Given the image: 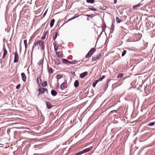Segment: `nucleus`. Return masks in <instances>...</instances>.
Wrapping results in <instances>:
<instances>
[{"label": "nucleus", "instance_id": "nucleus-1", "mask_svg": "<svg viewBox=\"0 0 155 155\" xmlns=\"http://www.w3.org/2000/svg\"><path fill=\"white\" fill-rule=\"evenodd\" d=\"M45 42L42 40L38 41L36 42L34 44L32 47V51L36 46L38 47V49H39V47L41 50H44L45 49Z\"/></svg>", "mask_w": 155, "mask_h": 155}, {"label": "nucleus", "instance_id": "nucleus-2", "mask_svg": "<svg viewBox=\"0 0 155 155\" xmlns=\"http://www.w3.org/2000/svg\"><path fill=\"white\" fill-rule=\"evenodd\" d=\"M39 93L37 94V96L39 97V96L42 94H44L45 91L47 93H48V90L46 88L40 87L38 90Z\"/></svg>", "mask_w": 155, "mask_h": 155}, {"label": "nucleus", "instance_id": "nucleus-3", "mask_svg": "<svg viewBox=\"0 0 155 155\" xmlns=\"http://www.w3.org/2000/svg\"><path fill=\"white\" fill-rule=\"evenodd\" d=\"M95 51V49L94 48H93L91 49L88 53L85 56V58H88L91 57L92 54Z\"/></svg>", "mask_w": 155, "mask_h": 155}, {"label": "nucleus", "instance_id": "nucleus-4", "mask_svg": "<svg viewBox=\"0 0 155 155\" xmlns=\"http://www.w3.org/2000/svg\"><path fill=\"white\" fill-rule=\"evenodd\" d=\"M19 55L16 51L14 53V63L18 62L19 60Z\"/></svg>", "mask_w": 155, "mask_h": 155}, {"label": "nucleus", "instance_id": "nucleus-5", "mask_svg": "<svg viewBox=\"0 0 155 155\" xmlns=\"http://www.w3.org/2000/svg\"><path fill=\"white\" fill-rule=\"evenodd\" d=\"M67 86V83L66 82H64L61 85L60 87L62 90L64 89Z\"/></svg>", "mask_w": 155, "mask_h": 155}, {"label": "nucleus", "instance_id": "nucleus-6", "mask_svg": "<svg viewBox=\"0 0 155 155\" xmlns=\"http://www.w3.org/2000/svg\"><path fill=\"white\" fill-rule=\"evenodd\" d=\"M56 54L58 57L61 58L63 57L62 51H58L56 52Z\"/></svg>", "mask_w": 155, "mask_h": 155}, {"label": "nucleus", "instance_id": "nucleus-7", "mask_svg": "<svg viewBox=\"0 0 155 155\" xmlns=\"http://www.w3.org/2000/svg\"><path fill=\"white\" fill-rule=\"evenodd\" d=\"M88 74V72L87 71L84 72L83 73H81L80 75V77L83 78H84L85 76H87Z\"/></svg>", "mask_w": 155, "mask_h": 155}, {"label": "nucleus", "instance_id": "nucleus-8", "mask_svg": "<svg viewBox=\"0 0 155 155\" xmlns=\"http://www.w3.org/2000/svg\"><path fill=\"white\" fill-rule=\"evenodd\" d=\"M142 5V4H141L140 3H139L137 5L134 6L133 7V9L134 10L138 9H137V8L139 7L140 5Z\"/></svg>", "mask_w": 155, "mask_h": 155}, {"label": "nucleus", "instance_id": "nucleus-9", "mask_svg": "<svg viewBox=\"0 0 155 155\" xmlns=\"http://www.w3.org/2000/svg\"><path fill=\"white\" fill-rule=\"evenodd\" d=\"M3 50L4 51V54L2 58H5V56L7 55L8 54V51L6 50L5 48V47H3Z\"/></svg>", "mask_w": 155, "mask_h": 155}, {"label": "nucleus", "instance_id": "nucleus-10", "mask_svg": "<svg viewBox=\"0 0 155 155\" xmlns=\"http://www.w3.org/2000/svg\"><path fill=\"white\" fill-rule=\"evenodd\" d=\"M22 80L24 82L26 81V76L24 73H22L21 74Z\"/></svg>", "mask_w": 155, "mask_h": 155}, {"label": "nucleus", "instance_id": "nucleus-11", "mask_svg": "<svg viewBox=\"0 0 155 155\" xmlns=\"http://www.w3.org/2000/svg\"><path fill=\"white\" fill-rule=\"evenodd\" d=\"M92 148V147H90L89 148H87L83 150L82 151L83 153H86L91 150Z\"/></svg>", "mask_w": 155, "mask_h": 155}, {"label": "nucleus", "instance_id": "nucleus-12", "mask_svg": "<svg viewBox=\"0 0 155 155\" xmlns=\"http://www.w3.org/2000/svg\"><path fill=\"white\" fill-rule=\"evenodd\" d=\"M37 81L38 84H40L41 83V77L40 76H38L37 77Z\"/></svg>", "mask_w": 155, "mask_h": 155}, {"label": "nucleus", "instance_id": "nucleus-13", "mask_svg": "<svg viewBox=\"0 0 155 155\" xmlns=\"http://www.w3.org/2000/svg\"><path fill=\"white\" fill-rule=\"evenodd\" d=\"M62 60L63 61V62L65 64H68L71 63V62L70 61H68V60L66 59H62Z\"/></svg>", "mask_w": 155, "mask_h": 155}, {"label": "nucleus", "instance_id": "nucleus-14", "mask_svg": "<svg viewBox=\"0 0 155 155\" xmlns=\"http://www.w3.org/2000/svg\"><path fill=\"white\" fill-rule=\"evenodd\" d=\"M106 24L104 22L103 23L102 25V29L103 31H104L106 29Z\"/></svg>", "mask_w": 155, "mask_h": 155}, {"label": "nucleus", "instance_id": "nucleus-15", "mask_svg": "<svg viewBox=\"0 0 155 155\" xmlns=\"http://www.w3.org/2000/svg\"><path fill=\"white\" fill-rule=\"evenodd\" d=\"M79 83L78 80H76L74 84V85L75 87L77 88L79 86Z\"/></svg>", "mask_w": 155, "mask_h": 155}, {"label": "nucleus", "instance_id": "nucleus-16", "mask_svg": "<svg viewBox=\"0 0 155 155\" xmlns=\"http://www.w3.org/2000/svg\"><path fill=\"white\" fill-rule=\"evenodd\" d=\"M46 106L48 109H50L51 107V105L49 102H46Z\"/></svg>", "mask_w": 155, "mask_h": 155}, {"label": "nucleus", "instance_id": "nucleus-17", "mask_svg": "<svg viewBox=\"0 0 155 155\" xmlns=\"http://www.w3.org/2000/svg\"><path fill=\"white\" fill-rule=\"evenodd\" d=\"M51 94L53 96H55L57 94V92L54 90H52L51 91Z\"/></svg>", "mask_w": 155, "mask_h": 155}, {"label": "nucleus", "instance_id": "nucleus-18", "mask_svg": "<svg viewBox=\"0 0 155 155\" xmlns=\"http://www.w3.org/2000/svg\"><path fill=\"white\" fill-rule=\"evenodd\" d=\"M55 22V20L54 19H52L51 20V21L50 23V26L51 27H52L53 26L54 23Z\"/></svg>", "mask_w": 155, "mask_h": 155}, {"label": "nucleus", "instance_id": "nucleus-19", "mask_svg": "<svg viewBox=\"0 0 155 155\" xmlns=\"http://www.w3.org/2000/svg\"><path fill=\"white\" fill-rule=\"evenodd\" d=\"M47 85V82L46 81H43L41 84L42 86L43 87H45Z\"/></svg>", "mask_w": 155, "mask_h": 155}, {"label": "nucleus", "instance_id": "nucleus-20", "mask_svg": "<svg viewBox=\"0 0 155 155\" xmlns=\"http://www.w3.org/2000/svg\"><path fill=\"white\" fill-rule=\"evenodd\" d=\"M48 70L49 73H52L53 72L52 69L50 67H48Z\"/></svg>", "mask_w": 155, "mask_h": 155}, {"label": "nucleus", "instance_id": "nucleus-21", "mask_svg": "<svg viewBox=\"0 0 155 155\" xmlns=\"http://www.w3.org/2000/svg\"><path fill=\"white\" fill-rule=\"evenodd\" d=\"M58 35V32H56L55 33V34L52 37V39L54 40H55L56 38H57Z\"/></svg>", "mask_w": 155, "mask_h": 155}, {"label": "nucleus", "instance_id": "nucleus-22", "mask_svg": "<svg viewBox=\"0 0 155 155\" xmlns=\"http://www.w3.org/2000/svg\"><path fill=\"white\" fill-rule=\"evenodd\" d=\"M99 81L98 80H96L94 81V82L92 84L93 86V87H95L96 86V84L98 83Z\"/></svg>", "mask_w": 155, "mask_h": 155}, {"label": "nucleus", "instance_id": "nucleus-23", "mask_svg": "<svg viewBox=\"0 0 155 155\" xmlns=\"http://www.w3.org/2000/svg\"><path fill=\"white\" fill-rule=\"evenodd\" d=\"M87 2L88 3H94V0H86Z\"/></svg>", "mask_w": 155, "mask_h": 155}, {"label": "nucleus", "instance_id": "nucleus-24", "mask_svg": "<svg viewBox=\"0 0 155 155\" xmlns=\"http://www.w3.org/2000/svg\"><path fill=\"white\" fill-rule=\"evenodd\" d=\"M151 23L150 21H148L146 22V25L147 27H149L151 25Z\"/></svg>", "mask_w": 155, "mask_h": 155}, {"label": "nucleus", "instance_id": "nucleus-25", "mask_svg": "<svg viewBox=\"0 0 155 155\" xmlns=\"http://www.w3.org/2000/svg\"><path fill=\"white\" fill-rule=\"evenodd\" d=\"M116 21L117 23H119L122 21L120 20L118 17L116 18Z\"/></svg>", "mask_w": 155, "mask_h": 155}, {"label": "nucleus", "instance_id": "nucleus-26", "mask_svg": "<svg viewBox=\"0 0 155 155\" xmlns=\"http://www.w3.org/2000/svg\"><path fill=\"white\" fill-rule=\"evenodd\" d=\"M63 77V75L61 74H58L56 76L57 79H59Z\"/></svg>", "mask_w": 155, "mask_h": 155}, {"label": "nucleus", "instance_id": "nucleus-27", "mask_svg": "<svg viewBox=\"0 0 155 155\" xmlns=\"http://www.w3.org/2000/svg\"><path fill=\"white\" fill-rule=\"evenodd\" d=\"M114 25L113 24H112L111 25V32H113L114 30Z\"/></svg>", "mask_w": 155, "mask_h": 155}, {"label": "nucleus", "instance_id": "nucleus-28", "mask_svg": "<svg viewBox=\"0 0 155 155\" xmlns=\"http://www.w3.org/2000/svg\"><path fill=\"white\" fill-rule=\"evenodd\" d=\"M83 153V151H80L78 152V153H75L74 155H80L82 154Z\"/></svg>", "mask_w": 155, "mask_h": 155}, {"label": "nucleus", "instance_id": "nucleus-29", "mask_svg": "<svg viewBox=\"0 0 155 155\" xmlns=\"http://www.w3.org/2000/svg\"><path fill=\"white\" fill-rule=\"evenodd\" d=\"M78 16H76L75 15H74L73 17L72 18L69 19L68 21H71V20H72V19H73L74 18H77V17H78Z\"/></svg>", "mask_w": 155, "mask_h": 155}, {"label": "nucleus", "instance_id": "nucleus-30", "mask_svg": "<svg viewBox=\"0 0 155 155\" xmlns=\"http://www.w3.org/2000/svg\"><path fill=\"white\" fill-rule=\"evenodd\" d=\"M105 77V76L103 75L101 77H100L99 78V81H101Z\"/></svg>", "mask_w": 155, "mask_h": 155}, {"label": "nucleus", "instance_id": "nucleus-31", "mask_svg": "<svg viewBox=\"0 0 155 155\" xmlns=\"http://www.w3.org/2000/svg\"><path fill=\"white\" fill-rule=\"evenodd\" d=\"M97 59L96 58L95 55L93 56L92 57V61H94L97 60Z\"/></svg>", "mask_w": 155, "mask_h": 155}, {"label": "nucleus", "instance_id": "nucleus-32", "mask_svg": "<svg viewBox=\"0 0 155 155\" xmlns=\"http://www.w3.org/2000/svg\"><path fill=\"white\" fill-rule=\"evenodd\" d=\"M127 51L125 50H124L122 52L121 55L122 56H124L126 53Z\"/></svg>", "mask_w": 155, "mask_h": 155}, {"label": "nucleus", "instance_id": "nucleus-33", "mask_svg": "<svg viewBox=\"0 0 155 155\" xmlns=\"http://www.w3.org/2000/svg\"><path fill=\"white\" fill-rule=\"evenodd\" d=\"M95 56H96V58L97 59H98L101 57V54L100 53H99Z\"/></svg>", "mask_w": 155, "mask_h": 155}, {"label": "nucleus", "instance_id": "nucleus-34", "mask_svg": "<svg viewBox=\"0 0 155 155\" xmlns=\"http://www.w3.org/2000/svg\"><path fill=\"white\" fill-rule=\"evenodd\" d=\"M24 43L25 45V48H26L27 46V40H25L24 41Z\"/></svg>", "mask_w": 155, "mask_h": 155}, {"label": "nucleus", "instance_id": "nucleus-35", "mask_svg": "<svg viewBox=\"0 0 155 155\" xmlns=\"http://www.w3.org/2000/svg\"><path fill=\"white\" fill-rule=\"evenodd\" d=\"M123 75V74H118V76H117V78H122Z\"/></svg>", "mask_w": 155, "mask_h": 155}, {"label": "nucleus", "instance_id": "nucleus-36", "mask_svg": "<svg viewBox=\"0 0 155 155\" xmlns=\"http://www.w3.org/2000/svg\"><path fill=\"white\" fill-rule=\"evenodd\" d=\"M54 50L55 51H57L58 49V47L55 44L54 45Z\"/></svg>", "mask_w": 155, "mask_h": 155}, {"label": "nucleus", "instance_id": "nucleus-37", "mask_svg": "<svg viewBox=\"0 0 155 155\" xmlns=\"http://www.w3.org/2000/svg\"><path fill=\"white\" fill-rule=\"evenodd\" d=\"M154 124H155L154 122H151V123H149L148 124V125L149 126H152Z\"/></svg>", "mask_w": 155, "mask_h": 155}, {"label": "nucleus", "instance_id": "nucleus-38", "mask_svg": "<svg viewBox=\"0 0 155 155\" xmlns=\"http://www.w3.org/2000/svg\"><path fill=\"white\" fill-rule=\"evenodd\" d=\"M20 86L21 84H18L16 87V89H19L20 88Z\"/></svg>", "mask_w": 155, "mask_h": 155}, {"label": "nucleus", "instance_id": "nucleus-39", "mask_svg": "<svg viewBox=\"0 0 155 155\" xmlns=\"http://www.w3.org/2000/svg\"><path fill=\"white\" fill-rule=\"evenodd\" d=\"M89 8L91 10L94 11H96V9L94 8L93 7H91V8Z\"/></svg>", "mask_w": 155, "mask_h": 155}, {"label": "nucleus", "instance_id": "nucleus-40", "mask_svg": "<svg viewBox=\"0 0 155 155\" xmlns=\"http://www.w3.org/2000/svg\"><path fill=\"white\" fill-rule=\"evenodd\" d=\"M55 61L56 62H58V64L60 63L59 60L58 59V58H57V59H55Z\"/></svg>", "mask_w": 155, "mask_h": 155}, {"label": "nucleus", "instance_id": "nucleus-41", "mask_svg": "<svg viewBox=\"0 0 155 155\" xmlns=\"http://www.w3.org/2000/svg\"><path fill=\"white\" fill-rule=\"evenodd\" d=\"M42 61H40L38 63V65H40L42 63Z\"/></svg>", "mask_w": 155, "mask_h": 155}, {"label": "nucleus", "instance_id": "nucleus-42", "mask_svg": "<svg viewBox=\"0 0 155 155\" xmlns=\"http://www.w3.org/2000/svg\"><path fill=\"white\" fill-rule=\"evenodd\" d=\"M45 38V35L44 36H43L42 37H41V39H44Z\"/></svg>", "mask_w": 155, "mask_h": 155}, {"label": "nucleus", "instance_id": "nucleus-43", "mask_svg": "<svg viewBox=\"0 0 155 155\" xmlns=\"http://www.w3.org/2000/svg\"><path fill=\"white\" fill-rule=\"evenodd\" d=\"M47 12V10L44 14L43 15V17H45V15L46 14Z\"/></svg>", "mask_w": 155, "mask_h": 155}, {"label": "nucleus", "instance_id": "nucleus-44", "mask_svg": "<svg viewBox=\"0 0 155 155\" xmlns=\"http://www.w3.org/2000/svg\"><path fill=\"white\" fill-rule=\"evenodd\" d=\"M117 0H114V3L115 4L117 2Z\"/></svg>", "mask_w": 155, "mask_h": 155}, {"label": "nucleus", "instance_id": "nucleus-45", "mask_svg": "<svg viewBox=\"0 0 155 155\" xmlns=\"http://www.w3.org/2000/svg\"><path fill=\"white\" fill-rule=\"evenodd\" d=\"M153 46H155V44Z\"/></svg>", "mask_w": 155, "mask_h": 155}, {"label": "nucleus", "instance_id": "nucleus-46", "mask_svg": "<svg viewBox=\"0 0 155 155\" xmlns=\"http://www.w3.org/2000/svg\"><path fill=\"white\" fill-rule=\"evenodd\" d=\"M87 16H88V17L89 16V15H87Z\"/></svg>", "mask_w": 155, "mask_h": 155}, {"label": "nucleus", "instance_id": "nucleus-47", "mask_svg": "<svg viewBox=\"0 0 155 155\" xmlns=\"http://www.w3.org/2000/svg\"><path fill=\"white\" fill-rule=\"evenodd\" d=\"M107 86H108V85L107 84Z\"/></svg>", "mask_w": 155, "mask_h": 155}]
</instances>
